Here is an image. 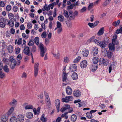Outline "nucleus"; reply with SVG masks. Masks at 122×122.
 Segmentation results:
<instances>
[{
	"label": "nucleus",
	"instance_id": "f257e3e1",
	"mask_svg": "<svg viewBox=\"0 0 122 122\" xmlns=\"http://www.w3.org/2000/svg\"><path fill=\"white\" fill-rule=\"evenodd\" d=\"M93 41L96 44L99 46L102 49L106 47L108 43L107 41L104 40L100 41L97 39H95L93 40Z\"/></svg>",
	"mask_w": 122,
	"mask_h": 122
},
{
	"label": "nucleus",
	"instance_id": "f03ea898",
	"mask_svg": "<svg viewBox=\"0 0 122 122\" xmlns=\"http://www.w3.org/2000/svg\"><path fill=\"white\" fill-rule=\"evenodd\" d=\"M73 100V97L72 96L66 97L65 98H62L61 99L62 102L67 103L69 101H71Z\"/></svg>",
	"mask_w": 122,
	"mask_h": 122
},
{
	"label": "nucleus",
	"instance_id": "7ed1b4c3",
	"mask_svg": "<svg viewBox=\"0 0 122 122\" xmlns=\"http://www.w3.org/2000/svg\"><path fill=\"white\" fill-rule=\"evenodd\" d=\"M108 61L107 59H105L103 58H102L100 59L99 61V64L101 65L103 64L105 66H107L108 64Z\"/></svg>",
	"mask_w": 122,
	"mask_h": 122
},
{
	"label": "nucleus",
	"instance_id": "20e7f679",
	"mask_svg": "<svg viewBox=\"0 0 122 122\" xmlns=\"http://www.w3.org/2000/svg\"><path fill=\"white\" fill-rule=\"evenodd\" d=\"M39 64L37 63H36L35 64L34 66V75L35 77L38 74L39 70Z\"/></svg>",
	"mask_w": 122,
	"mask_h": 122
},
{
	"label": "nucleus",
	"instance_id": "39448f33",
	"mask_svg": "<svg viewBox=\"0 0 122 122\" xmlns=\"http://www.w3.org/2000/svg\"><path fill=\"white\" fill-rule=\"evenodd\" d=\"M39 48L41 50V57H43L44 55L45 51L44 50L43 45L42 43H40L39 46Z\"/></svg>",
	"mask_w": 122,
	"mask_h": 122
},
{
	"label": "nucleus",
	"instance_id": "423d86ee",
	"mask_svg": "<svg viewBox=\"0 0 122 122\" xmlns=\"http://www.w3.org/2000/svg\"><path fill=\"white\" fill-rule=\"evenodd\" d=\"M73 111V109L71 108L69 109L68 112H66L65 113L61 115V117H65V119H67L68 117L67 114L68 113H71Z\"/></svg>",
	"mask_w": 122,
	"mask_h": 122
},
{
	"label": "nucleus",
	"instance_id": "0eeeda50",
	"mask_svg": "<svg viewBox=\"0 0 122 122\" xmlns=\"http://www.w3.org/2000/svg\"><path fill=\"white\" fill-rule=\"evenodd\" d=\"M30 51L29 47L26 46L24 49V53L26 55H27L28 56H30Z\"/></svg>",
	"mask_w": 122,
	"mask_h": 122
},
{
	"label": "nucleus",
	"instance_id": "6e6552de",
	"mask_svg": "<svg viewBox=\"0 0 122 122\" xmlns=\"http://www.w3.org/2000/svg\"><path fill=\"white\" fill-rule=\"evenodd\" d=\"M55 105L58 111L57 112H58L59 111L60 106V101L58 99H56L55 100Z\"/></svg>",
	"mask_w": 122,
	"mask_h": 122
},
{
	"label": "nucleus",
	"instance_id": "1a4fd4ad",
	"mask_svg": "<svg viewBox=\"0 0 122 122\" xmlns=\"http://www.w3.org/2000/svg\"><path fill=\"white\" fill-rule=\"evenodd\" d=\"M70 105L68 104L64 105V107H62L60 109V111L62 112H64L67 109L70 108Z\"/></svg>",
	"mask_w": 122,
	"mask_h": 122
},
{
	"label": "nucleus",
	"instance_id": "9d476101",
	"mask_svg": "<svg viewBox=\"0 0 122 122\" xmlns=\"http://www.w3.org/2000/svg\"><path fill=\"white\" fill-rule=\"evenodd\" d=\"M24 106H25V110L32 109H33V107L31 104H28L26 103L24 104Z\"/></svg>",
	"mask_w": 122,
	"mask_h": 122
},
{
	"label": "nucleus",
	"instance_id": "9b49d317",
	"mask_svg": "<svg viewBox=\"0 0 122 122\" xmlns=\"http://www.w3.org/2000/svg\"><path fill=\"white\" fill-rule=\"evenodd\" d=\"M69 69L71 72H74L76 71L77 69V67L75 64H73L70 66Z\"/></svg>",
	"mask_w": 122,
	"mask_h": 122
},
{
	"label": "nucleus",
	"instance_id": "f8f14e48",
	"mask_svg": "<svg viewBox=\"0 0 122 122\" xmlns=\"http://www.w3.org/2000/svg\"><path fill=\"white\" fill-rule=\"evenodd\" d=\"M87 62L86 60H84L82 61L81 63L80 66L82 68H85L87 65Z\"/></svg>",
	"mask_w": 122,
	"mask_h": 122
},
{
	"label": "nucleus",
	"instance_id": "ddd939ff",
	"mask_svg": "<svg viewBox=\"0 0 122 122\" xmlns=\"http://www.w3.org/2000/svg\"><path fill=\"white\" fill-rule=\"evenodd\" d=\"M98 48L97 47H94L92 49V52L94 56L97 55L98 53Z\"/></svg>",
	"mask_w": 122,
	"mask_h": 122
},
{
	"label": "nucleus",
	"instance_id": "4468645a",
	"mask_svg": "<svg viewBox=\"0 0 122 122\" xmlns=\"http://www.w3.org/2000/svg\"><path fill=\"white\" fill-rule=\"evenodd\" d=\"M67 74L66 72H64L62 76V81H67L68 79L67 78Z\"/></svg>",
	"mask_w": 122,
	"mask_h": 122
},
{
	"label": "nucleus",
	"instance_id": "2eb2a0df",
	"mask_svg": "<svg viewBox=\"0 0 122 122\" xmlns=\"http://www.w3.org/2000/svg\"><path fill=\"white\" fill-rule=\"evenodd\" d=\"M82 55L84 57H87L89 54V51L87 49H84V50L82 51Z\"/></svg>",
	"mask_w": 122,
	"mask_h": 122
},
{
	"label": "nucleus",
	"instance_id": "dca6fc26",
	"mask_svg": "<svg viewBox=\"0 0 122 122\" xmlns=\"http://www.w3.org/2000/svg\"><path fill=\"white\" fill-rule=\"evenodd\" d=\"M73 94L74 96L76 97H79L81 96V92L79 90H76L74 91Z\"/></svg>",
	"mask_w": 122,
	"mask_h": 122
},
{
	"label": "nucleus",
	"instance_id": "f3484780",
	"mask_svg": "<svg viewBox=\"0 0 122 122\" xmlns=\"http://www.w3.org/2000/svg\"><path fill=\"white\" fill-rule=\"evenodd\" d=\"M66 92L67 94L70 95L72 94V91L71 88L69 86H68L66 89Z\"/></svg>",
	"mask_w": 122,
	"mask_h": 122
},
{
	"label": "nucleus",
	"instance_id": "a211bd4d",
	"mask_svg": "<svg viewBox=\"0 0 122 122\" xmlns=\"http://www.w3.org/2000/svg\"><path fill=\"white\" fill-rule=\"evenodd\" d=\"M16 64V61L15 60H14L13 61V62H12L10 63V68L13 70L14 69L15 66Z\"/></svg>",
	"mask_w": 122,
	"mask_h": 122
},
{
	"label": "nucleus",
	"instance_id": "6ab92c4d",
	"mask_svg": "<svg viewBox=\"0 0 122 122\" xmlns=\"http://www.w3.org/2000/svg\"><path fill=\"white\" fill-rule=\"evenodd\" d=\"M17 119L20 122H23L24 119V117L23 115L21 114H19L17 116Z\"/></svg>",
	"mask_w": 122,
	"mask_h": 122
},
{
	"label": "nucleus",
	"instance_id": "aec40b11",
	"mask_svg": "<svg viewBox=\"0 0 122 122\" xmlns=\"http://www.w3.org/2000/svg\"><path fill=\"white\" fill-rule=\"evenodd\" d=\"M26 116L28 119H31L33 117V114L32 112H28L26 114Z\"/></svg>",
	"mask_w": 122,
	"mask_h": 122
},
{
	"label": "nucleus",
	"instance_id": "412c9836",
	"mask_svg": "<svg viewBox=\"0 0 122 122\" xmlns=\"http://www.w3.org/2000/svg\"><path fill=\"white\" fill-rule=\"evenodd\" d=\"M1 120L3 122H6L8 120V117L6 115H4L1 117Z\"/></svg>",
	"mask_w": 122,
	"mask_h": 122
},
{
	"label": "nucleus",
	"instance_id": "4be33fe9",
	"mask_svg": "<svg viewBox=\"0 0 122 122\" xmlns=\"http://www.w3.org/2000/svg\"><path fill=\"white\" fill-rule=\"evenodd\" d=\"M104 31V28L102 27L101 28L100 30L97 33V35L98 36H101L102 35Z\"/></svg>",
	"mask_w": 122,
	"mask_h": 122
},
{
	"label": "nucleus",
	"instance_id": "5701e85b",
	"mask_svg": "<svg viewBox=\"0 0 122 122\" xmlns=\"http://www.w3.org/2000/svg\"><path fill=\"white\" fill-rule=\"evenodd\" d=\"M14 21L12 20H10L9 21L7 24V25H9L11 27H13L14 26Z\"/></svg>",
	"mask_w": 122,
	"mask_h": 122
},
{
	"label": "nucleus",
	"instance_id": "b1692460",
	"mask_svg": "<svg viewBox=\"0 0 122 122\" xmlns=\"http://www.w3.org/2000/svg\"><path fill=\"white\" fill-rule=\"evenodd\" d=\"M15 60V59H14L13 57H10L9 58V59L8 60L6 63L8 65L10 64L12 62H13V61Z\"/></svg>",
	"mask_w": 122,
	"mask_h": 122
},
{
	"label": "nucleus",
	"instance_id": "393cba45",
	"mask_svg": "<svg viewBox=\"0 0 122 122\" xmlns=\"http://www.w3.org/2000/svg\"><path fill=\"white\" fill-rule=\"evenodd\" d=\"M71 77L73 80H76L78 78V75L76 72H74L72 74Z\"/></svg>",
	"mask_w": 122,
	"mask_h": 122
},
{
	"label": "nucleus",
	"instance_id": "a878e982",
	"mask_svg": "<svg viewBox=\"0 0 122 122\" xmlns=\"http://www.w3.org/2000/svg\"><path fill=\"white\" fill-rule=\"evenodd\" d=\"M14 107H12L7 112V114L8 116H9L14 111Z\"/></svg>",
	"mask_w": 122,
	"mask_h": 122
},
{
	"label": "nucleus",
	"instance_id": "bb28decb",
	"mask_svg": "<svg viewBox=\"0 0 122 122\" xmlns=\"http://www.w3.org/2000/svg\"><path fill=\"white\" fill-rule=\"evenodd\" d=\"M86 116L87 118L89 119H91L93 117L92 113H91L90 112L86 113Z\"/></svg>",
	"mask_w": 122,
	"mask_h": 122
},
{
	"label": "nucleus",
	"instance_id": "cd10ccee",
	"mask_svg": "<svg viewBox=\"0 0 122 122\" xmlns=\"http://www.w3.org/2000/svg\"><path fill=\"white\" fill-rule=\"evenodd\" d=\"M7 50L9 53H12L13 51V46L10 45L7 48Z\"/></svg>",
	"mask_w": 122,
	"mask_h": 122
},
{
	"label": "nucleus",
	"instance_id": "c85d7f7f",
	"mask_svg": "<svg viewBox=\"0 0 122 122\" xmlns=\"http://www.w3.org/2000/svg\"><path fill=\"white\" fill-rule=\"evenodd\" d=\"M77 117L75 114L72 115L71 117V120L73 122H75L76 120Z\"/></svg>",
	"mask_w": 122,
	"mask_h": 122
},
{
	"label": "nucleus",
	"instance_id": "c756f323",
	"mask_svg": "<svg viewBox=\"0 0 122 122\" xmlns=\"http://www.w3.org/2000/svg\"><path fill=\"white\" fill-rule=\"evenodd\" d=\"M17 122V119L15 117H12L10 118V122Z\"/></svg>",
	"mask_w": 122,
	"mask_h": 122
},
{
	"label": "nucleus",
	"instance_id": "7c9ffc66",
	"mask_svg": "<svg viewBox=\"0 0 122 122\" xmlns=\"http://www.w3.org/2000/svg\"><path fill=\"white\" fill-rule=\"evenodd\" d=\"M120 22V20H117L113 22L112 24V25L116 27L118 25Z\"/></svg>",
	"mask_w": 122,
	"mask_h": 122
},
{
	"label": "nucleus",
	"instance_id": "2f4dec72",
	"mask_svg": "<svg viewBox=\"0 0 122 122\" xmlns=\"http://www.w3.org/2000/svg\"><path fill=\"white\" fill-rule=\"evenodd\" d=\"M99 59L98 57H95L93 58L92 59V61L94 64H97L98 62Z\"/></svg>",
	"mask_w": 122,
	"mask_h": 122
},
{
	"label": "nucleus",
	"instance_id": "473e14b6",
	"mask_svg": "<svg viewBox=\"0 0 122 122\" xmlns=\"http://www.w3.org/2000/svg\"><path fill=\"white\" fill-rule=\"evenodd\" d=\"M17 102V101L15 99H13V100L9 103V104L11 106L15 105Z\"/></svg>",
	"mask_w": 122,
	"mask_h": 122
},
{
	"label": "nucleus",
	"instance_id": "72a5a7b5",
	"mask_svg": "<svg viewBox=\"0 0 122 122\" xmlns=\"http://www.w3.org/2000/svg\"><path fill=\"white\" fill-rule=\"evenodd\" d=\"M110 1L109 0H106L102 4V6L103 7L106 6L110 3Z\"/></svg>",
	"mask_w": 122,
	"mask_h": 122
},
{
	"label": "nucleus",
	"instance_id": "f704fd0d",
	"mask_svg": "<svg viewBox=\"0 0 122 122\" xmlns=\"http://www.w3.org/2000/svg\"><path fill=\"white\" fill-rule=\"evenodd\" d=\"M112 55V53L111 52L108 51L106 54V56L109 58H111Z\"/></svg>",
	"mask_w": 122,
	"mask_h": 122
},
{
	"label": "nucleus",
	"instance_id": "c9c22d12",
	"mask_svg": "<svg viewBox=\"0 0 122 122\" xmlns=\"http://www.w3.org/2000/svg\"><path fill=\"white\" fill-rule=\"evenodd\" d=\"M3 69L5 72L8 73L9 72V69L8 66L6 65H5L3 67Z\"/></svg>",
	"mask_w": 122,
	"mask_h": 122
},
{
	"label": "nucleus",
	"instance_id": "e433bc0d",
	"mask_svg": "<svg viewBox=\"0 0 122 122\" xmlns=\"http://www.w3.org/2000/svg\"><path fill=\"white\" fill-rule=\"evenodd\" d=\"M58 18L59 20L61 22H63L64 20V17L62 15L59 16L58 17Z\"/></svg>",
	"mask_w": 122,
	"mask_h": 122
},
{
	"label": "nucleus",
	"instance_id": "4c0bfd02",
	"mask_svg": "<svg viewBox=\"0 0 122 122\" xmlns=\"http://www.w3.org/2000/svg\"><path fill=\"white\" fill-rule=\"evenodd\" d=\"M64 12L63 13L64 16L67 18H69V16L68 12L66 10H64Z\"/></svg>",
	"mask_w": 122,
	"mask_h": 122
},
{
	"label": "nucleus",
	"instance_id": "58836bf2",
	"mask_svg": "<svg viewBox=\"0 0 122 122\" xmlns=\"http://www.w3.org/2000/svg\"><path fill=\"white\" fill-rule=\"evenodd\" d=\"M34 44V40H30L28 43V45L29 46H33V45Z\"/></svg>",
	"mask_w": 122,
	"mask_h": 122
},
{
	"label": "nucleus",
	"instance_id": "ea45409f",
	"mask_svg": "<svg viewBox=\"0 0 122 122\" xmlns=\"http://www.w3.org/2000/svg\"><path fill=\"white\" fill-rule=\"evenodd\" d=\"M8 15L9 18L10 20H12V19L13 18L14 15L12 13H9L8 14Z\"/></svg>",
	"mask_w": 122,
	"mask_h": 122
},
{
	"label": "nucleus",
	"instance_id": "a19ab883",
	"mask_svg": "<svg viewBox=\"0 0 122 122\" xmlns=\"http://www.w3.org/2000/svg\"><path fill=\"white\" fill-rule=\"evenodd\" d=\"M73 12L72 11L69 12V15L70 16V17L72 18L73 19H74L75 18V16L74 15L72 16V13Z\"/></svg>",
	"mask_w": 122,
	"mask_h": 122
},
{
	"label": "nucleus",
	"instance_id": "79ce46f5",
	"mask_svg": "<svg viewBox=\"0 0 122 122\" xmlns=\"http://www.w3.org/2000/svg\"><path fill=\"white\" fill-rule=\"evenodd\" d=\"M116 34H119V33H122V27H121L120 28L117 30L116 31Z\"/></svg>",
	"mask_w": 122,
	"mask_h": 122
},
{
	"label": "nucleus",
	"instance_id": "37998d69",
	"mask_svg": "<svg viewBox=\"0 0 122 122\" xmlns=\"http://www.w3.org/2000/svg\"><path fill=\"white\" fill-rule=\"evenodd\" d=\"M44 94L45 96L46 97V99H50L49 97V96L48 94L47 93L46 91H44Z\"/></svg>",
	"mask_w": 122,
	"mask_h": 122
},
{
	"label": "nucleus",
	"instance_id": "c03bdc74",
	"mask_svg": "<svg viewBox=\"0 0 122 122\" xmlns=\"http://www.w3.org/2000/svg\"><path fill=\"white\" fill-rule=\"evenodd\" d=\"M81 59V57L80 56H78L75 59L74 61V62L75 63H76L78 62V61L80 60Z\"/></svg>",
	"mask_w": 122,
	"mask_h": 122
},
{
	"label": "nucleus",
	"instance_id": "a18cd8bd",
	"mask_svg": "<svg viewBox=\"0 0 122 122\" xmlns=\"http://www.w3.org/2000/svg\"><path fill=\"white\" fill-rule=\"evenodd\" d=\"M108 47L109 50H114L115 49L114 47L111 44H109V45Z\"/></svg>",
	"mask_w": 122,
	"mask_h": 122
},
{
	"label": "nucleus",
	"instance_id": "49530a36",
	"mask_svg": "<svg viewBox=\"0 0 122 122\" xmlns=\"http://www.w3.org/2000/svg\"><path fill=\"white\" fill-rule=\"evenodd\" d=\"M109 51H107V49L106 48H105L102 51V53L104 54L105 56L106 55V54L107 52Z\"/></svg>",
	"mask_w": 122,
	"mask_h": 122
},
{
	"label": "nucleus",
	"instance_id": "de8ad7c7",
	"mask_svg": "<svg viewBox=\"0 0 122 122\" xmlns=\"http://www.w3.org/2000/svg\"><path fill=\"white\" fill-rule=\"evenodd\" d=\"M11 6L10 5H8L7 6L6 8V10L8 11H10L11 9Z\"/></svg>",
	"mask_w": 122,
	"mask_h": 122
},
{
	"label": "nucleus",
	"instance_id": "09e8293b",
	"mask_svg": "<svg viewBox=\"0 0 122 122\" xmlns=\"http://www.w3.org/2000/svg\"><path fill=\"white\" fill-rule=\"evenodd\" d=\"M15 53L16 54H19L20 51V49L19 47H17L15 49Z\"/></svg>",
	"mask_w": 122,
	"mask_h": 122
},
{
	"label": "nucleus",
	"instance_id": "8fccbe9b",
	"mask_svg": "<svg viewBox=\"0 0 122 122\" xmlns=\"http://www.w3.org/2000/svg\"><path fill=\"white\" fill-rule=\"evenodd\" d=\"M87 24L91 28H93L95 27L94 24L93 23L89 22Z\"/></svg>",
	"mask_w": 122,
	"mask_h": 122
},
{
	"label": "nucleus",
	"instance_id": "3c124183",
	"mask_svg": "<svg viewBox=\"0 0 122 122\" xmlns=\"http://www.w3.org/2000/svg\"><path fill=\"white\" fill-rule=\"evenodd\" d=\"M64 61L65 63H67L69 61V59L68 57L66 56L64 58Z\"/></svg>",
	"mask_w": 122,
	"mask_h": 122
},
{
	"label": "nucleus",
	"instance_id": "603ef678",
	"mask_svg": "<svg viewBox=\"0 0 122 122\" xmlns=\"http://www.w3.org/2000/svg\"><path fill=\"white\" fill-rule=\"evenodd\" d=\"M93 6V3H91L88 6V9L89 10L91 9L92 8V7Z\"/></svg>",
	"mask_w": 122,
	"mask_h": 122
},
{
	"label": "nucleus",
	"instance_id": "864d4df0",
	"mask_svg": "<svg viewBox=\"0 0 122 122\" xmlns=\"http://www.w3.org/2000/svg\"><path fill=\"white\" fill-rule=\"evenodd\" d=\"M22 59V56L20 54H19L17 57V60L20 61Z\"/></svg>",
	"mask_w": 122,
	"mask_h": 122
},
{
	"label": "nucleus",
	"instance_id": "5fc2aeb1",
	"mask_svg": "<svg viewBox=\"0 0 122 122\" xmlns=\"http://www.w3.org/2000/svg\"><path fill=\"white\" fill-rule=\"evenodd\" d=\"M46 31H44L41 34V37L43 38H45L46 37Z\"/></svg>",
	"mask_w": 122,
	"mask_h": 122
},
{
	"label": "nucleus",
	"instance_id": "6e6d98bb",
	"mask_svg": "<svg viewBox=\"0 0 122 122\" xmlns=\"http://www.w3.org/2000/svg\"><path fill=\"white\" fill-rule=\"evenodd\" d=\"M5 2L1 1L0 2V6L1 7H4L5 6Z\"/></svg>",
	"mask_w": 122,
	"mask_h": 122
},
{
	"label": "nucleus",
	"instance_id": "4d7b16f0",
	"mask_svg": "<svg viewBox=\"0 0 122 122\" xmlns=\"http://www.w3.org/2000/svg\"><path fill=\"white\" fill-rule=\"evenodd\" d=\"M39 38L38 37H36L35 39V42L37 44H38L39 43Z\"/></svg>",
	"mask_w": 122,
	"mask_h": 122
},
{
	"label": "nucleus",
	"instance_id": "13d9d810",
	"mask_svg": "<svg viewBox=\"0 0 122 122\" xmlns=\"http://www.w3.org/2000/svg\"><path fill=\"white\" fill-rule=\"evenodd\" d=\"M74 6V4H71L70 6H68L67 8V10H68L72 9L73 8Z\"/></svg>",
	"mask_w": 122,
	"mask_h": 122
},
{
	"label": "nucleus",
	"instance_id": "bf43d9fd",
	"mask_svg": "<svg viewBox=\"0 0 122 122\" xmlns=\"http://www.w3.org/2000/svg\"><path fill=\"white\" fill-rule=\"evenodd\" d=\"M36 50V47L35 46H32L31 51L33 52H35Z\"/></svg>",
	"mask_w": 122,
	"mask_h": 122
},
{
	"label": "nucleus",
	"instance_id": "052dcab7",
	"mask_svg": "<svg viewBox=\"0 0 122 122\" xmlns=\"http://www.w3.org/2000/svg\"><path fill=\"white\" fill-rule=\"evenodd\" d=\"M22 42V38H20L18 41L17 42V44L18 45H20Z\"/></svg>",
	"mask_w": 122,
	"mask_h": 122
},
{
	"label": "nucleus",
	"instance_id": "680f3d73",
	"mask_svg": "<svg viewBox=\"0 0 122 122\" xmlns=\"http://www.w3.org/2000/svg\"><path fill=\"white\" fill-rule=\"evenodd\" d=\"M5 24L4 22H0V27L2 28H4L5 26Z\"/></svg>",
	"mask_w": 122,
	"mask_h": 122
},
{
	"label": "nucleus",
	"instance_id": "e2e57ef3",
	"mask_svg": "<svg viewBox=\"0 0 122 122\" xmlns=\"http://www.w3.org/2000/svg\"><path fill=\"white\" fill-rule=\"evenodd\" d=\"M53 54L56 58L58 59L59 58L60 55L59 53L56 54L53 53Z\"/></svg>",
	"mask_w": 122,
	"mask_h": 122
},
{
	"label": "nucleus",
	"instance_id": "0e129e2a",
	"mask_svg": "<svg viewBox=\"0 0 122 122\" xmlns=\"http://www.w3.org/2000/svg\"><path fill=\"white\" fill-rule=\"evenodd\" d=\"M61 24L59 22L57 21V28H61Z\"/></svg>",
	"mask_w": 122,
	"mask_h": 122
},
{
	"label": "nucleus",
	"instance_id": "69168bd1",
	"mask_svg": "<svg viewBox=\"0 0 122 122\" xmlns=\"http://www.w3.org/2000/svg\"><path fill=\"white\" fill-rule=\"evenodd\" d=\"M5 20V18L2 16H0V22H4Z\"/></svg>",
	"mask_w": 122,
	"mask_h": 122
},
{
	"label": "nucleus",
	"instance_id": "338daca9",
	"mask_svg": "<svg viewBox=\"0 0 122 122\" xmlns=\"http://www.w3.org/2000/svg\"><path fill=\"white\" fill-rule=\"evenodd\" d=\"M86 7H84L82 9H81V10L80 11L81 12V13L85 11H86Z\"/></svg>",
	"mask_w": 122,
	"mask_h": 122
},
{
	"label": "nucleus",
	"instance_id": "774afa93",
	"mask_svg": "<svg viewBox=\"0 0 122 122\" xmlns=\"http://www.w3.org/2000/svg\"><path fill=\"white\" fill-rule=\"evenodd\" d=\"M18 9V7L17 6H14L13 8V10L14 12H16L17 11Z\"/></svg>",
	"mask_w": 122,
	"mask_h": 122
}]
</instances>
